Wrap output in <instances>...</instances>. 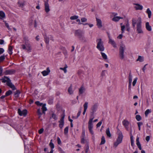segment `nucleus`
Instances as JSON below:
<instances>
[{"instance_id": "nucleus-3", "label": "nucleus", "mask_w": 153, "mask_h": 153, "mask_svg": "<svg viewBox=\"0 0 153 153\" xmlns=\"http://www.w3.org/2000/svg\"><path fill=\"white\" fill-rule=\"evenodd\" d=\"M94 118V117L92 115L91 116L88 122V128L90 133L92 135L94 134V132L92 130L93 127V122H95L98 121V120L97 119H95L93 121V120Z\"/></svg>"}, {"instance_id": "nucleus-28", "label": "nucleus", "mask_w": 153, "mask_h": 153, "mask_svg": "<svg viewBox=\"0 0 153 153\" xmlns=\"http://www.w3.org/2000/svg\"><path fill=\"white\" fill-rule=\"evenodd\" d=\"M5 17V14L2 11H0V19H2Z\"/></svg>"}, {"instance_id": "nucleus-14", "label": "nucleus", "mask_w": 153, "mask_h": 153, "mask_svg": "<svg viewBox=\"0 0 153 153\" xmlns=\"http://www.w3.org/2000/svg\"><path fill=\"white\" fill-rule=\"evenodd\" d=\"M45 10L46 13H48L50 10L49 4L47 2H45L44 3Z\"/></svg>"}, {"instance_id": "nucleus-27", "label": "nucleus", "mask_w": 153, "mask_h": 153, "mask_svg": "<svg viewBox=\"0 0 153 153\" xmlns=\"http://www.w3.org/2000/svg\"><path fill=\"white\" fill-rule=\"evenodd\" d=\"M101 54L102 58L104 59L105 60L107 59L108 58L107 56L105 53L101 52Z\"/></svg>"}, {"instance_id": "nucleus-53", "label": "nucleus", "mask_w": 153, "mask_h": 153, "mask_svg": "<svg viewBox=\"0 0 153 153\" xmlns=\"http://www.w3.org/2000/svg\"><path fill=\"white\" fill-rule=\"evenodd\" d=\"M105 75V71H102L101 73V76L103 77V76H104Z\"/></svg>"}, {"instance_id": "nucleus-6", "label": "nucleus", "mask_w": 153, "mask_h": 153, "mask_svg": "<svg viewBox=\"0 0 153 153\" xmlns=\"http://www.w3.org/2000/svg\"><path fill=\"white\" fill-rule=\"evenodd\" d=\"M97 48L100 51H104L105 48L103 45V42L101 39H99L97 40Z\"/></svg>"}, {"instance_id": "nucleus-42", "label": "nucleus", "mask_w": 153, "mask_h": 153, "mask_svg": "<svg viewBox=\"0 0 153 153\" xmlns=\"http://www.w3.org/2000/svg\"><path fill=\"white\" fill-rule=\"evenodd\" d=\"M68 127H66L64 129V134H66L68 133Z\"/></svg>"}, {"instance_id": "nucleus-40", "label": "nucleus", "mask_w": 153, "mask_h": 153, "mask_svg": "<svg viewBox=\"0 0 153 153\" xmlns=\"http://www.w3.org/2000/svg\"><path fill=\"white\" fill-rule=\"evenodd\" d=\"M105 143V140L104 136H103L102 137L101 141L100 143L101 144H104Z\"/></svg>"}, {"instance_id": "nucleus-57", "label": "nucleus", "mask_w": 153, "mask_h": 153, "mask_svg": "<svg viewBox=\"0 0 153 153\" xmlns=\"http://www.w3.org/2000/svg\"><path fill=\"white\" fill-rule=\"evenodd\" d=\"M81 113V111H79L78 112L77 114V116H76V117L75 118V119H77L79 117V116L80 115Z\"/></svg>"}, {"instance_id": "nucleus-35", "label": "nucleus", "mask_w": 153, "mask_h": 153, "mask_svg": "<svg viewBox=\"0 0 153 153\" xmlns=\"http://www.w3.org/2000/svg\"><path fill=\"white\" fill-rule=\"evenodd\" d=\"M20 94V92L19 90H17L14 94V96L16 97H18L19 96V95Z\"/></svg>"}, {"instance_id": "nucleus-20", "label": "nucleus", "mask_w": 153, "mask_h": 153, "mask_svg": "<svg viewBox=\"0 0 153 153\" xmlns=\"http://www.w3.org/2000/svg\"><path fill=\"white\" fill-rule=\"evenodd\" d=\"M50 71L49 68H47L46 70L42 72V74L44 76L48 75L50 73Z\"/></svg>"}, {"instance_id": "nucleus-50", "label": "nucleus", "mask_w": 153, "mask_h": 153, "mask_svg": "<svg viewBox=\"0 0 153 153\" xmlns=\"http://www.w3.org/2000/svg\"><path fill=\"white\" fill-rule=\"evenodd\" d=\"M89 149V147L88 145H87L85 148V153H88Z\"/></svg>"}, {"instance_id": "nucleus-58", "label": "nucleus", "mask_w": 153, "mask_h": 153, "mask_svg": "<svg viewBox=\"0 0 153 153\" xmlns=\"http://www.w3.org/2000/svg\"><path fill=\"white\" fill-rule=\"evenodd\" d=\"M4 52V49L3 48H0V55L3 53Z\"/></svg>"}, {"instance_id": "nucleus-64", "label": "nucleus", "mask_w": 153, "mask_h": 153, "mask_svg": "<svg viewBox=\"0 0 153 153\" xmlns=\"http://www.w3.org/2000/svg\"><path fill=\"white\" fill-rule=\"evenodd\" d=\"M123 37V35L122 34L119 35L117 37V38L119 39H121Z\"/></svg>"}, {"instance_id": "nucleus-26", "label": "nucleus", "mask_w": 153, "mask_h": 153, "mask_svg": "<svg viewBox=\"0 0 153 153\" xmlns=\"http://www.w3.org/2000/svg\"><path fill=\"white\" fill-rule=\"evenodd\" d=\"M68 93L70 94H72L73 93V91L72 89V85H71L70 87L68 88Z\"/></svg>"}, {"instance_id": "nucleus-47", "label": "nucleus", "mask_w": 153, "mask_h": 153, "mask_svg": "<svg viewBox=\"0 0 153 153\" xmlns=\"http://www.w3.org/2000/svg\"><path fill=\"white\" fill-rule=\"evenodd\" d=\"M5 56L4 55L1 56L0 57V62L3 61L5 59Z\"/></svg>"}, {"instance_id": "nucleus-15", "label": "nucleus", "mask_w": 153, "mask_h": 153, "mask_svg": "<svg viewBox=\"0 0 153 153\" xmlns=\"http://www.w3.org/2000/svg\"><path fill=\"white\" fill-rule=\"evenodd\" d=\"M45 41L47 44H48L49 42V39L53 40V38L51 36H48L45 35L44 37Z\"/></svg>"}, {"instance_id": "nucleus-41", "label": "nucleus", "mask_w": 153, "mask_h": 153, "mask_svg": "<svg viewBox=\"0 0 153 153\" xmlns=\"http://www.w3.org/2000/svg\"><path fill=\"white\" fill-rule=\"evenodd\" d=\"M78 18V16H74L70 17V19L71 20H75L77 19Z\"/></svg>"}, {"instance_id": "nucleus-54", "label": "nucleus", "mask_w": 153, "mask_h": 153, "mask_svg": "<svg viewBox=\"0 0 153 153\" xmlns=\"http://www.w3.org/2000/svg\"><path fill=\"white\" fill-rule=\"evenodd\" d=\"M76 19V21L78 22V24L79 25L82 24L83 25V24H84V23L81 22H80V20L79 19Z\"/></svg>"}, {"instance_id": "nucleus-63", "label": "nucleus", "mask_w": 153, "mask_h": 153, "mask_svg": "<svg viewBox=\"0 0 153 153\" xmlns=\"http://www.w3.org/2000/svg\"><path fill=\"white\" fill-rule=\"evenodd\" d=\"M147 65V64H146L143 67V69H142V70H143V71L144 72H145V70H146V65Z\"/></svg>"}, {"instance_id": "nucleus-1", "label": "nucleus", "mask_w": 153, "mask_h": 153, "mask_svg": "<svg viewBox=\"0 0 153 153\" xmlns=\"http://www.w3.org/2000/svg\"><path fill=\"white\" fill-rule=\"evenodd\" d=\"M23 43L24 44L21 45L22 48L24 50H25L28 52H31L32 50V46L27 37H24Z\"/></svg>"}, {"instance_id": "nucleus-36", "label": "nucleus", "mask_w": 153, "mask_h": 153, "mask_svg": "<svg viewBox=\"0 0 153 153\" xmlns=\"http://www.w3.org/2000/svg\"><path fill=\"white\" fill-rule=\"evenodd\" d=\"M151 112V110L149 109H147L145 111V114L146 117H147L148 114Z\"/></svg>"}, {"instance_id": "nucleus-61", "label": "nucleus", "mask_w": 153, "mask_h": 153, "mask_svg": "<svg viewBox=\"0 0 153 153\" xmlns=\"http://www.w3.org/2000/svg\"><path fill=\"white\" fill-rule=\"evenodd\" d=\"M44 131V129L43 128H42L40 129L39 131V134H42Z\"/></svg>"}, {"instance_id": "nucleus-48", "label": "nucleus", "mask_w": 153, "mask_h": 153, "mask_svg": "<svg viewBox=\"0 0 153 153\" xmlns=\"http://www.w3.org/2000/svg\"><path fill=\"white\" fill-rule=\"evenodd\" d=\"M142 123L141 122H140L137 123V125L139 128V130L140 131V126L142 125Z\"/></svg>"}, {"instance_id": "nucleus-31", "label": "nucleus", "mask_w": 153, "mask_h": 153, "mask_svg": "<svg viewBox=\"0 0 153 153\" xmlns=\"http://www.w3.org/2000/svg\"><path fill=\"white\" fill-rule=\"evenodd\" d=\"M85 88L82 86L79 89V93L80 94H82L84 91Z\"/></svg>"}, {"instance_id": "nucleus-16", "label": "nucleus", "mask_w": 153, "mask_h": 153, "mask_svg": "<svg viewBox=\"0 0 153 153\" xmlns=\"http://www.w3.org/2000/svg\"><path fill=\"white\" fill-rule=\"evenodd\" d=\"M18 112L20 116H25L27 114V111L25 109L21 111L20 109H19L18 110Z\"/></svg>"}, {"instance_id": "nucleus-39", "label": "nucleus", "mask_w": 153, "mask_h": 153, "mask_svg": "<svg viewBox=\"0 0 153 153\" xmlns=\"http://www.w3.org/2000/svg\"><path fill=\"white\" fill-rule=\"evenodd\" d=\"M81 22L82 23L83 22H86L87 21V19L85 17L82 18L81 19Z\"/></svg>"}, {"instance_id": "nucleus-51", "label": "nucleus", "mask_w": 153, "mask_h": 153, "mask_svg": "<svg viewBox=\"0 0 153 153\" xmlns=\"http://www.w3.org/2000/svg\"><path fill=\"white\" fill-rule=\"evenodd\" d=\"M37 113L38 115L39 116V117L40 118L42 114L41 112V110L40 109H38Z\"/></svg>"}, {"instance_id": "nucleus-2", "label": "nucleus", "mask_w": 153, "mask_h": 153, "mask_svg": "<svg viewBox=\"0 0 153 153\" xmlns=\"http://www.w3.org/2000/svg\"><path fill=\"white\" fill-rule=\"evenodd\" d=\"M117 133L118 135V136L116 141L114 142V146L115 148H116L119 144L122 143L123 138V135L122 132L117 127Z\"/></svg>"}, {"instance_id": "nucleus-55", "label": "nucleus", "mask_w": 153, "mask_h": 153, "mask_svg": "<svg viewBox=\"0 0 153 153\" xmlns=\"http://www.w3.org/2000/svg\"><path fill=\"white\" fill-rule=\"evenodd\" d=\"M60 123L59 125V127L60 128H62L63 127V126L64 123Z\"/></svg>"}, {"instance_id": "nucleus-45", "label": "nucleus", "mask_w": 153, "mask_h": 153, "mask_svg": "<svg viewBox=\"0 0 153 153\" xmlns=\"http://www.w3.org/2000/svg\"><path fill=\"white\" fill-rule=\"evenodd\" d=\"M52 117L55 120H56L57 119V117L56 115L53 113L52 114Z\"/></svg>"}, {"instance_id": "nucleus-19", "label": "nucleus", "mask_w": 153, "mask_h": 153, "mask_svg": "<svg viewBox=\"0 0 153 153\" xmlns=\"http://www.w3.org/2000/svg\"><path fill=\"white\" fill-rule=\"evenodd\" d=\"M97 108V105L95 104L93 105L91 108L92 112H91L92 115H93L94 113L96 111Z\"/></svg>"}, {"instance_id": "nucleus-46", "label": "nucleus", "mask_w": 153, "mask_h": 153, "mask_svg": "<svg viewBox=\"0 0 153 153\" xmlns=\"http://www.w3.org/2000/svg\"><path fill=\"white\" fill-rule=\"evenodd\" d=\"M12 93V91H11L9 90L6 92V93L5 94V95L6 96H8L10 95Z\"/></svg>"}, {"instance_id": "nucleus-17", "label": "nucleus", "mask_w": 153, "mask_h": 153, "mask_svg": "<svg viewBox=\"0 0 153 153\" xmlns=\"http://www.w3.org/2000/svg\"><path fill=\"white\" fill-rule=\"evenodd\" d=\"M132 81V76L130 74H129V76L128 80V89L130 90L131 87V84Z\"/></svg>"}, {"instance_id": "nucleus-29", "label": "nucleus", "mask_w": 153, "mask_h": 153, "mask_svg": "<svg viewBox=\"0 0 153 153\" xmlns=\"http://www.w3.org/2000/svg\"><path fill=\"white\" fill-rule=\"evenodd\" d=\"M46 104H44L42 105V110L43 113L45 114V112L47 110L46 108L45 107Z\"/></svg>"}, {"instance_id": "nucleus-43", "label": "nucleus", "mask_w": 153, "mask_h": 153, "mask_svg": "<svg viewBox=\"0 0 153 153\" xmlns=\"http://www.w3.org/2000/svg\"><path fill=\"white\" fill-rule=\"evenodd\" d=\"M137 77H136L135 79H134L133 82L132 83V85L133 86H134L137 82Z\"/></svg>"}, {"instance_id": "nucleus-10", "label": "nucleus", "mask_w": 153, "mask_h": 153, "mask_svg": "<svg viewBox=\"0 0 153 153\" xmlns=\"http://www.w3.org/2000/svg\"><path fill=\"white\" fill-rule=\"evenodd\" d=\"M122 123L126 130L128 131L129 129L128 126L130 123L129 122L128 120L125 119L123 120Z\"/></svg>"}, {"instance_id": "nucleus-30", "label": "nucleus", "mask_w": 153, "mask_h": 153, "mask_svg": "<svg viewBox=\"0 0 153 153\" xmlns=\"http://www.w3.org/2000/svg\"><path fill=\"white\" fill-rule=\"evenodd\" d=\"M106 133L108 137H111V134L110 131L109 130V128H107L106 131Z\"/></svg>"}, {"instance_id": "nucleus-18", "label": "nucleus", "mask_w": 153, "mask_h": 153, "mask_svg": "<svg viewBox=\"0 0 153 153\" xmlns=\"http://www.w3.org/2000/svg\"><path fill=\"white\" fill-rule=\"evenodd\" d=\"M15 72V71L13 70H7L4 72V73L5 75L12 74L14 73Z\"/></svg>"}, {"instance_id": "nucleus-34", "label": "nucleus", "mask_w": 153, "mask_h": 153, "mask_svg": "<svg viewBox=\"0 0 153 153\" xmlns=\"http://www.w3.org/2000/svg\"><path fill=\"white\" fill-rule=\"evenodd\" d=\"M13 48L11 46H9L8 49V52L9 54L11 55L12 54V50Z\"/></svg>"}, {"instance_id": "nucleus-62", "label": "nucleus", "mask_w": 153, "mask_h": 153, "mask_svg": "<svg viewBox=\"0 0 153 153\" xmlns=\"http://www.w3.org/2000/svg\"><path fill=\"white\" fill-rule=\"evenodd\" d=\"M35 103L36 104L38 105L41 106L42 105V104L40 103L39 101H36Z\"/></svg>"}, {"instance_id": "nucleus-59", "label": "nucleus", "mask_w": 153, "mask_h": 153, "mask_svg": "<svg viewBox=\"0 0 153 153\" xmlns=\"http://www.w3.org/2000/svg\"><path fill=\"white\" fill-rule=\"evenodd\" d=\"M150 137L149 136H147L146 138V140L147 142H149L150 140Z\"/></svg>"}, {"instance_id": "nucleus-21", "label": "nucleus", "mask_w": 153, "mask_h": 153, "mask_svg": "<svg viewBox=\"0 0 153 153\" xmlns=\"http://www.w3.org/2000/svg\"><path fill=\"white\" fill-rule=\"evenodd\" d=\"M132 130H131L130 131L131 145L132 146H134V140H133V136L132 135Z\"/></svg>"}, {"instance_id": "nucleus-9", "label": "nucleus", "mask_w": 153, "mask_h": 153, "mask_svg": "<svg viewBox=\"0 0 153 153\" xmlns=\"http://www.w3.org/2000/svg\"><path fill=\"white\" fill-rule=\"evenodd\" d=\"M108 37L109 39L108 43L111 44L114 48H116L117 47V45L115 41L111 38L109 35L108 36Z\"/></svg>"}, {"instance_id": "nucleus-22", "label": "nucleus", "mask_w": 153, "mask_h": 153, "mask_svg": "<svg viewBox=\"0 0 153 153\" xmlns=\"http://www.w3.org/2000/svg\"><path fill=\"white\" fill-rule=\"evenodd\" d=\"M123 17H121L120 16H114L113 18L112 19V20L114 22H117L120 19H123Z\"/></svg>"}, {"instance_id": "nucleus-12", "label": "nucleus", "mask_w": 153, "mask_h": 153, "mask_svg": "<svg viewBox=\"0 0 153 153\" xmlns=\"http://www.w3.org/2000/svg\"><path fill=\"white\" fill-rule=\"evenodd\" d=\"M96 20L97 21V25L99 28H101L102 27V22L101 20L98 18H96Z\"/></svg>"}, {"instance_id": "nucleus-52", "label": "nucleus", "mask_w": 153, "mask_h": 153, "mask_svg": "<svg viewBox=\"0 0 153 153\" xmlns=\"http://www.w3.org/2000/svg\"><path fill=\"white\" fill-rule=\"evenodd\" d=\"M125 28V26L124 25L121 26V30H122V33H123L124 32V29Z\"/></svg>"}, {"instance_id": "nucleus-23", "label": "nucleus", "mask_w": 153, "mask_h": 153, "mask_svg": "<svg viewBox=\"0 0 153 153\" xmlns=\"http://www.w3.org/2000/svg\"><path fill=\"white\" fill-rule=\"evenodd\" d=\"M146 27L147 30L149 31H151L152 30V27H151L149 25V23L148 22H147L146 23Z\"/></svg>"}, {"instance_id": "nucleus-13", "label": "nucleus", "mask_w": 153, "mask_h": 153, "mask_svg": "<svg viewBox=\"0 0 153 153\" xmlns=\"http://www.w3.org/2000/svg\"><path fill=\"white\" fill-rule=\"evenodd\" d=\"M136 31L138 34H143V31L141 25H138L136 26Z\"/></svg>"}, {"instance_id": "nucleus-33", "label": "nucleus", "mask_w": 153, "mask_h": 153, "mask_svg": "<svg viewBox=\"0 0 153 153\" xmlns=\"http://www.w3.org/2000/svg\"><path fill=\"white\" fill-rule=\"evenodd\" d=\"M88 102H85L83 105L84 110H87L88 107Z\"/></svg>"}, {"instance_id": "nucleus-11", "label": "nucleus", "mask_w": 153, "mask_h": 153, "mask_svg": "<svg viewBox=\"0 0 153 153\" xmlns=\"http://www.w3.org/2000/svg\"><path fill=\"white\" fill-rule=\"evenodd\" d=\"M134 8L136 10H142L143 8V6L139 4L134 3Z\"/></svg>"}, {"instance_id": "nucleus-60", "label": "nucleus", "mask_w": 153, "mask_h": 153, "mask_svg": "<svg viewBox=\"0 0 153 153\" xmlns=\"http://www.w3.org/2000/svg\"><path fill=\"white\" fill-rule=\"evenodd\" d=\"M57 141L58 144L59 145H60L61 143V141L60 140V139L59 137L57 138Z\"/></svg>"}, {"instance_id": "nucleus-56", "label": "nucleus", "mask_w": 153, "mask_h": 153, "mask_svg": "<svg viewBox=\"0 0 153 153\" xmlns=\"http://www.w3.org/2000/svg\"><path fill=\"white\" fill-rule=\"evenodd\" d=\"M102 123V121H101L98 123L97 124V127H99L101 125Z\"/></svg>"}, {"instance_id": "nucleus-38", "label": "nucleus", "mask_w": 153, "mask_h": 153, "mask_svg": "<svg viewBox=\"0 0 153 153\" xmlns=\"http://www.w3.org/2000/svg\"><path fill=\"white\" fill-rule=\"evenodd\" d=\"M135 118L138 121H140L141 120V117L139 115H137L136 116Z\"/></svg>"}, {"instance_id": "nucleus-24", "label": "nucleus", "mask_w": 153, "mask_h": 153, "mask_svg": "<svg viewBox=\"0 0 153 153\" xmlns=\"http://www.w3.org/2000/svg\"><path fill=\"white\" fill-rule=\"evenodd\" d=\"M18 5L20 7H22L25 5L24 1H19L18 3Z\"/></svg>"}, {"instance_id": "nucleus-25", "label": "nucleus", "mask_w": 153, "mask_h": 153, "mask_svg": "<svg viewBox=\"0 0 153 153\" xmlns=\"http://www.w3.org/2000/svg\"><path fill=\"white\" fill-rule=\"evenodd\" d=\"M146 13L148 15V16L149 18H150L151 17L152 15V12L150 10L149 8H148L146 10Z\"/></svg>"}, {"instance_id": "nucleus-5", "label": "nucleus", "mask_w": 153, "mask_h": 153, "mask_svg": "<svg viewBox=\"0 0 153 153\" xmlns=\"http://www.w3.org/2000/svg\"><path fill=\"white\" fill-rule=\"evenodd\" d=\"M142 19L140 17L133 18L132 20V24L133 27H135L136 25V26L141 25Z\"/></svg>"}, {"instance_id": "nucleus-49", "label": "nucleus", "mask_w": 153, "mask_h": 153, "mask_svg": "<svg viewBox=\"0 0 153 153\" xmlns=\"http://www.w3.org/2000/svg\"><path fill=\"white\" fill-rule=\"evenodd\" d=\"M83 25H89V27H92L94 26V25L93 24H89L87 23H85V24H83Z\"/></svg>"}, {"instance_id": "nucleus-37", "label": "nucleus", "mask_w": 153, "mask_h": 153, "mask_svg": "<svg viewBox=\"0 0 153 153\" xmlns=\"http://www.w3.org/2000/svg\"><path fill=\"white\" fill-rule=\"evenodd\" d=\"M138 61L141 62H143V58L140 56H139L138 58L137 59V61Z\"/></svg>"}, {"instance_id": "nucleus-44", "label": "nucleus", "mask_w": 153, "mask_h": 153, "mask_svg": "<svg viewBox=\"0 0 153 153\" xmlns=\"http://www.w3.org/2000/svg\"><path fill=\"white\" fill-rule=\"evenodd\" d=\"M52 141V140H51V142L49 143V146H50V147L52 149H53L54 148V146L53 144L51 142Z\"/></svg>"}, {"instance_id": "nucleus-8", "label": "nucleus", "mask_w": 153, "mask_h": 153, "mask_svg": "<svg viewBox=\"0 0 153 153\" xmlns=\"http://www.w3.org/2000/svg\"><path fill=\"white\" fill-rule=\"evenodd\" d=\"M125 49V46L123 44H121L120 45L119 49V57L120 59L121 60H123L124 59V51Z\"/></svg>"}, {"instance_id": "nucleus-4", "label": "nucleus", "mask_w": 153, "mask_h": 153, "mask_svg": "<svg viewBox=\"0 0 153 153\" xmlns=\"http://www.w3.org/2000/svg\"><path fill=\"white\" fill-rule=\"evenodd\" d=\"M84 34L83 32L80 30H76L75 32V35L76 36L78 37L80 40L85 42L86 39L84 36Z\"/></svg>"}, {"instance_id": "nucleus-7", "label": "nucleus", "mask_w": 153, "mask_h": 153, "mask_svg": "<svg viewBox=\"0 0 153 153\" xmlns=\"http://www.w3.org/2000/svg\"><path fill=\"white\" fill-rule=\"evenodd\" d=\"M2 82L3 83L7 82L8 86L12 89L13 90H15L16 89L15 86L11 82L10 79L7 76H4V78L2 79Z\"/></svg>"}, {"instance_id": "nucleus-32", "label": "nucleus", "mask_w": 153, "mask_h": 153, "mask_svg": "<svg viewBox=\"0 0 153 153\" xmlns=\"http://www.w3.org/2000/svg\"><path fill=\"white\" fill-rule=\"evenodd\" d=\"M68 68L67 65H65V66L64 68H60V69L61 70H62L64 71V72L66 73L67 72V71L66 68Z\"/></svg>"}]
</instances>
